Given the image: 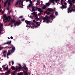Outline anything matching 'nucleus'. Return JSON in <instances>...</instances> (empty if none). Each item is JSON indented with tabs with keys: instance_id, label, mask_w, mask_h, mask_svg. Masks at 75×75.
I'll list each match as a JSON object with an SVG mask.
<instances>
[{
	"instance_id": "aec40b11",
	"label": "nucleus",
	"mask_w": 75,
	"mask_h": 75,
	"mask_svg": "<svg viewBox=\"0 0 75 75\" xmlns=\"http://www.w3.org/2000/svg\"><path fill=\"white\" fill-rule=\"evenodd\" d=\"M16 22V21L14 20V19H12L11 21V23H14Z\"/></svg>"
},
{
	"instance_id": "412c9836",
	"label": "nucleus",
	"mask_w": 75,
	"mask_h": 75,
	"mask_svg": "<svg viewBox=\"0 0 75 75\" xmlns=\"http://www.w3.org/2000/svg\"><path fill=\"white\" fill-rule=\"evenodd\" d=\"M35 17V20H37V21H38V20H40V18H38V16H37Z\"/></svg>"
},
{
	"instance_id": "4d7b16f0",
	"label": "nucleus",
	"mask_w": 75,
	"mask_h": 75,
	"mask_svg": "<svg viewBox=\"0 0 75 75\" xmlns=\"http://www.w3.org/2000/svg\"><path fill=\"white\" fill-rule=\"evenodd\" d=\"M0 25H1V26H3V24L1 23Z\"/></svg>"
},
{
	"instance_id": "79ce46f5",
	"label": "nucleus",
	"mask_w": 75,
	"mask_h": 75,
	"mask_svg": "<svg viewBox=\"0 0 75 75\" xmlns=\"http://www.w3.org/2000/svg\"><path fill=\"white\" fill-rule=\"evenodd\" d=\"M75 1V0H72V3H74Z\"/></svg>"
},
{
	"instance_id": "ea45409f",
	"label": "nucleus",
	"mask_w": 75,
	"mask_h": 75,
	"mask_svg": "<svg viewBox=\"0 0 75 75\" xmlns=\"http://www.w3.org/2000/svg\"><path fill=\"white\" fill-rule=\"evenodd\" d=\"M3 30V28H1H1L0 29V31H1Z\"/></svg>"
},
{
	"instance_id": "58836bf2",
	"label": "nucleus",
	"mask_w": 75,
	"mask_h": 75,
	"mask_svg": "<svg viewBox=\"0 0 75 75\" xmlns=\"http://www.w3.org/2000/svg\"><path fill=\"white\" fill-rule=\"evenodd\" d=\"M25 1L27 2L28 1H30V0H25Z\"/></svg>"
},
{
	"instance_id": "6e6d98bb",
	"label": "nucleus",
	"mask_w": 75,
	"mask_h": 75,
	"mask_svg": "<svg viewBox=\"0 0 75 75\" xmlns=\"http://www.w3.org/2000/svg\"><path fill=\"white\" fill-rule=\"evenodd\" d=\"M13 25H11V27H13Z\"/></svg>"
},
{
	"instance_id": "7c9ffc66",
	"label": "nucleus",
	"mask_w": 75,
	"mask_h": 75,
	"mask_svg": "<svg viewBox=\"0 0 75 75\" xmlns=\"http://www.w3.org/2000/svg\"><path fill=\"white\" fill-rule=\"evenodd\" d=\"M46 4V6H50V3H47Z\"/></svg>"
},
{
	"instance_id": "9b49d317",
	"label": "nucleus",
	"mask_w": 75,
	"mask_h": 75,
	"mask_svg": "<svg viewBox=\"0 0 75 75\" xmlns=\"http://www.w3.org/2000/svg\"><path fill=\"white\" fill-rule=\"evenodd\" d=\"M69 7L68 8V9H69V8H72V7H72V6L73 5V3L72 2H70L69 3Z\"/></svg>"
},
{
	"instance_id": "4468645a",
	"label": "nucleus",
	"mask_w": 75,
	"mask_h": 75,
	"mask_svg": "<svg viewBox=\"0 0 75 75\" xmlns=\"http://www.w3.org/2000/svg\"><path fill=\"white\" fill-rule=\"evenodd\" d=\"M6 52H7V51H4L3 52V55H4V57H6Z\"/></svg>"
},
{
	"instance_id": "a19ab883",
	"label": "nucleus",
	"mask_w": 75,
	"mask_h": 75,
	"mask_svg": "<svg viewBox=\"0 0 75 75\" xmlns=\"http://www.w3.org/2000/svg\"><path fill=\"white\" fill-rule=\"evenodd\" d=\"M50 14V12H47V15H49V14Z\"/></svg>"
},
{
	"instance_id": "09e8293b",
	"label": "nucleus",
	"mask_w": 75,
	"mask_h": 75,
	"mask_svg": "<svg viewBox=\"0 0 75 75\" xmlns=\"http://www.w3.org/2000/svg\"><path fill=\"white\" fill-rule=\"evenodd\" d=\"M47 13V11H45L44 13L45 14V13Z\"/></svg>"
},
{
	"instance_id": "8fccbe9b",
	"label": "nucleus",
	"mask_w": 75,
	"mask_h": 75,
	"mask_svg": "<svg viewBox=\"0 0 75 75\" xmlns=\"http://www.w3.org/2000/svg\"><path fill=\"white\" fill-rule=\"evenodd\" d=\"M4 11H3L2 12V14H4Z\"/></svg>"
},
{
	"instance_id": "49530a36",
	"label": "nucleus",
	"mask_w": 75,
	"mask_h": 75,
	"mask_svg": "<svg viewBox=\"0 0 75 75\" xmlns=\"http://www.w3.org/2000/svg\"><path fill=\"white\" fill-rule=\"evenodd\" d=\"M23 18V16H21L19 17V18Z\"/></svg>"
},
{
	"instance_id": "20e7f679",
	"label": "nucleus",
	"mask_w": 75,
	"mask_h": 75,
	"mask_svg": "<svg viewBox=\"0 0 75 75\" xmlns=\"http://www.w3.org/2000/svg\"><path fill=\"white\" fill-rule=\"evenodd\" d=\"M43 20H44L43 22H46L47 21V23H49L50 21H49V18L48 16H46L43 18Z\"/></svg>"
},
{
	"instance_id": "f3484780",
	"label": "nucleus",
	"mask_w": 75,
	"mask_h": 75,
	"mask_svg": "<svg viewBox=\"0 0 75 75\" xmlns=\"http://www.w3.org/2000/svg\"><path fill=\"white\" fill-rule=\"evenodd\" d=\"M25 23H26L27 24L30 25V21H28L27 20H26L25 21Z\"/></svg>"
},
{
	"instance_id": "864d4df0",
	"label": "nucleus",
	"mask_w": 75,
	"mask_h": 75,
	"mask_svg": "<svg viewBox=\"0 0 75 75\" xmlns=\"http://www.w3.org/2000/svg\"><path fill=\"white\" fill-rule=\"evenodd\" d=\"M12 74H13V75H14V74H15V73H14V72H13L12 73Z\"/></svg>"
},
{
	"instance_id": "b1692460",
	"label": "nucleus",
	"mask_w": 75,
	"mask_h": 75,
	"mask_svg": "<svg viewBox=\"0 0 75 75\" xmlns=\"http://www.w3.org/2000/svg\"><path fill=\"white\" fill-rule=\"evenodd\" d=\"M51 3H53V4H54V1H55V0H50Z\"/></svg>"
},
{
	"instance_id": "9d476101",
	"label": "nucleus",
	"mask_w": 75,
	"mask_h": 75,
	"mask_svg": "<svg viewBox=\"0 0 75 75\" xmlns=\"http://www.w3.org/2000/svg\"><path fill=\"white\" fill-rule=\"evenodd\" d=\"M6 65H7V64H6L5 65H4L2 66V67L4 69H5L6 71H7V70H8V66H7L6 67H6Z\"/></svg>"
},
{
	"instance_id": "c03bdc74",
	"label": "nucleus",
	"mask_w": 75,
	"mask_h": 75,
	"mask_svg": "<svg viewBox=\"0 0 75 75\" xmlns=\"http://www.w3.org/2000/svg\"><path fill=\"white\" fill-rule=\"evenodd\" d=\"M9 65H11V62H9Z\"/></svg>"
},
{
	"instance_id": "0eeeda50",
	"label": "nucleus",
	"mask_w": 75,
	"mask_h": 75,
	"mask_svg": "<svg viewBox=\"0 0 75 75\" xmlns=\"http://www.w3.org/2000/svg\"><path fill=\"white\" fill-rule=\"evenodd\" d=\"M24 2V0H19V7H21V6H20L21 5H21H22V6L21 7V8H23V6H24V5H23V2Z\"/></svg>"
},
{
	"instance_id": "c9c22d12",
	"label": "nucleus",
	"mask_w": 75,
	"mask_h": 75,
	"mask_svg": "<svg viewBox=\"0 0 75 75\" xmlns=\"http://www.w3.org/2000/svg\"><path fill=\"white\" fill-rule=\"evenodd\" d=\"M30 4H32V1H31L30 0Z\"/></svg>"
},
{
	"instance_id": "13d9d810",
	"label": "nucleus",
	"mask_w": 75,
	"mask_h": 75,
	"mask_svg": "<svg viewBox=\"0 0 75 75\" xmlns=\"http://www.w3.org/2000/svg\"><path fill=\"white\" fill-rule=\"evenodd\" d=\"M64 4H65V5L66 6H67V4L66 3H64Z\"/></svg>"
},
{
	"instance_id": "774afa93",
	"label": "nucleus",
	"mask_w": 75,
	"mask_h": 75,
	"mask_svg": "<svg viewBox=\"0 0 75 75\" xmlns=\"http://www.w3.org/2000/svg\"><path fill=\"white\" fill-rule=\"evenodd\" d=\"M1 68H0V71H1Z\"/></svg>"
},
{
	"instance_id": "2eb2a0df",
	"label": "nucleus",
	"mask_w": 75,
	"mask_h": 75,
	"mask_svg": "<svg viewBox=\"0 0 75 75\" xmlns=\"http://www.w3.org/2000/svg\"><path fill=\"white\" fill-rule=\"evenodd\" d=\"M10 70H8V71L6 72V73L4 74L5 75H8V74H10Z\"/></svg>"
},
{
	"instance_id": "3c124183",
	"label": "nucleus",
	"mask_w": 75,
	"mask_h": 75,
	"mask_svg": "<svg viewBox=\"0 0 75 75\" xmlns=\"http://www.w3.org/2000/svg\"><path fill=\"white\" fill-rule=\"evenodd\" d=\"M30 18H32V19H33V17H32V16H31V15L30 16Z\"/></svg>"
},
{
	"instance_id": "6ab92c4d",
	"label": "nucleus",
	"mask_w": 75,
	"mask_h": 75,
	"mask_svg": "<svg viewBox=\"0 0 75 75\" xmlns=\"http://www.w3.org/2000/svg\"><path fill=\"white\" fill-rule=\"evenodd\" d=\"M38 10L39 11H40V12H42V10H41V9L40 8H38Z\"/></svg>"
},
{
	"instance_id": "bf43d9fd",
	"label": "nucleus",
	"mask_w": 75,
	"mask_h": 75,
	"mask_svg": "<svg viewBox=\"0 0 75 75\" xmlns=\"http://www.w3.org/2000/svg\"><path fill=\"white\" fill-rule=\"evenodd\" d=\"M61 3L62 4V5L63 4V3H62V2L61 1Z\"/></svg>"
},
{
	"instance_id": "1a4fd4ad",
	"label": "nucleus",
	"mask_w": 75,
	"mask_h": 75,
	"mask_svg": "<svg viewBox=\"0 0 75 75\" xmlns=\"http://www.w3.org/2000/svg\"><path fill=\"white\" fill-rule=\"evenodd\" d=\"M68 13H71L72 11H75V9H73L72 8H71L68 9Z\"/></svg>"
},
{
	"instance_id": "c756f323",
	"label": "nucleus",
	"mask_w": 75,
	"mask_h": 75,
	"mask_svg": "<svg viewBox=\"0 0 75 75\" xmlns=\"http://www.w3.org/2000/svg\"><path fill=\"white\" fill-rule=\"evenodd\" d=\"M3 47H1V46H0V50H2V49H3Z\"/></svg>"
},
{
	"instance_id": "cd10ccee",
	"label": "nucleus",
	"mask_w": 75,
	"mask_h": 75,
	"mask_svg": "<svg viewBox=\"0 0 75 75\" xmlns=\"http://www.w3.org/2000/svg\"><path fill=\"white\" fill-rule=\"evenodd\" d=\"M32 6H33V5L32 4H30L28 6V7H31Z\"/></svg>"
},
{
	"instance_id": "a18cd8bd",
	"label": "nucleus",
	"mask_w": 75,
	"mask_h": 75,
	"mask_svg": "<svg viewBox=\"0 0 75 75\" xmlns=\"http://www.w3.org/2000/svg\"><path fill=\"white\" fill-rule=\"evenodd\" d=\"M9 7H8L7 8V9L8 10H9Z\"/></svg>"
},
{
	"instance_id": "69168bd1",
	"label": "nucleus",
	"mask_w": 75,
	"mask_h": 75,
	"mask_svg": "<svg viewBox=\"0 0 75 75\" xmlns=\"http://www.w3.org/2000/svg\"><path fill=\"white\" fill-rule=\"evenodd\" d=\"M11 12V11H10L9 12V13H10Z\"/></svg>"
},
{
	"instance_id": "7ed1b4c3",
	"label": "nucleus",
	"mask_w": 75,
	"mask_h": 75,
	"mask_svg": "<svg viewBox=\"0 0 75 75\" xmlns=\"http://www.w3.org/2000/svg\"><path fill=\"white\" fill-rule=\"evenodd\" d=\"M3 17L4 18H5L3 19V21L5 23H7L8 21V17H7L6 15H4Z\"/></svg>"
},
{
	"instance_id": "052dcab7",
	"label": "nucleus",
	"mask_w": 75,
	"mask_h": 75,
	"mask_svg": "<svg viewBox=\"0 0 75 75\" xmlns=\"http://www.w3.org/2000/svg\"><path fill=\"white\" fill-rule=\"evenodd\" d=\"M38 10V8H35V10Z\"/></svg>"
},
{
	"instance_id": "a878e982",
	"label": "nucleus",
	"mask_w": 75,
	"mask_h": 75,
	"mask_svg": "<svg viewBox=\"0 0 75 75\" xmlns=\"http://www.w3.org/2000/svg\"><path fill=\"white\" fill-rule=\"evenodd\" d=\"M45 8H46V6H44L42 7V9L43 10H44V9H45Z\"/></svg>"
},
{
	"instance_id": "473e14b6",
	"label": "nucleus",
	"mask_w": 75,
	"mask_h": 75,
	"mask_svg": "<svg viewBox=\"0 0 75 75\" xmlns=\"http://www.w3.org/2000/svg\"><path fill=\"white\" fill-rule=\"evenodd\" d=\"M42 14V12H40V13H39L38 14L39 15H40H40H41V14Z\"/></svg>"
},
{
	"instance_id": "603ef678",
	"label": "nucleus",
	"mask_w": 75,
	"mask_h": 75,
	"mask_svg": "<svg viewBox=\"0 0 75 75\" xmlns=\"http://www.w3.org/2000/svg\"><path fill=\"white\" fill-rule=\"evenodd\" d=\"M73 8H74V9H75V5H74L73 7Z\"/></svg>"
},
{
	"instance_id": "393cba45",
	"label": "nucleus",
	"mask_w": 75,
	"mask_h": 75,
	"mask_svg": "<svg viewBox=\"0 0 75 75\" xmlns=\"http://www.w3.org/2000/svg\"><path fill=\"white\" fill-rule=\"evenodd\" d=\"M24 73L22 72H21L19 73V75H24Z\"/></svg>"
},
{
	"instance_id": "37998d69",
	"label": "nucleus",
	"mask_w": 75,
	"mask_h": 75,
	"mask_svg": "<svg viewBox=\"0 0 75 75\" xmlns=\"http://www.w3.org/2000/svg\"><path fill=\"white\" fill-rule=\"evenodd\" d=\"M25 20V19H22L21 20L22 21H24Z\"/></svg>"
},
{
	"instance_id": "72a5a7b5",
	"label": "nucleus",
	"mask_w": 75,
	"mask_h": 75,
	"mask_svg": "<svg viewBox=\"0 0 75 75\" xmlns=\"http://www.w3.org/2000/svg\"><path fill=\"white\" fill-rule=\"evenodd\" d=\"M32 11H35V10L34 9V8H33L32 9Z\"/></svg>"
},
{
	"instance_id": "c85d7f7f",
	"label": "nucleus",
	"mask_w": 75,
	"mask_h": 75,
	"mask_svg": "<svg viewBox=\"0 0 75 75\" xmlns=\"http://www.w3.org/2000/svg\"><path fill=\"white\" fill-rule=\"evenodd\" d=\"M62 6L63 7V8H66V6L64 5H62Z\"/></svg>"
},
{
	"instance_id": "f8f14e48",
	"label": "nucleus",
	"mask_w": 75,
	"mask_h": 75,
	"mask_svg": "<svg viewBox=\"0 0 75 75\" xmlns=\"http://www.w3.org/2000/svg\"><path fill=\"white\" fill-rule=\"evenodd\" d=\"M47 11H50V12L51 11H55L53 9L51 8H48L47 9Z\"/></svg>"
},
{
	"instance_id": "39448f33",
	"label": "nucleus",
	"mask_w": 75,
	"mask_h": 75,
	"mask_svg": "<svg viewBox=\"0 0 75 75\" xmlns=\"http://www.w3.org/2000/svg\"><path fill=\"white\" fill-rule=\"evenodd\" d=\"M10 2H11V0H7L4 3V7H6V6H7V4L8 3V6L10 5Z\"/></svg>"
},
{
	"instance_id": "e2e57ef3",
	"label": "nucleus",
	"mask_w": 75,
	"mask_h": 75,
	"mask_svg": "<svg viewBox=\"0 0 75 75\" xmlns=\"http://www.w3.org/2000/svg\"><path fill=\"white\" fill-rule=\"evenodd\" d=\"M10 23V24L11 25H13V24H12V23Z\"/></svg>"
},
{
	"instance_id": "bb28decb",
	"label": "nucleus",
	"mask_w": 75,
	"mask_h": 75,
	"mask_svg": "<svg viewBox=\"0 0 75 75\" xmlns=\"http://www.w3.org/2000/svg\"><path fill=\"white\" fill-rule=\"evenodd\" d=\"M50 17H51V18H53L54 17V16L52 15H50Z\"/></svg>"
},
{
	"instance_id": "5701e85b",
	"label": "nucleus",
	"mask_w": 75,
	"mask_h": 75,
	"mask_svg": "<svg viewBox=\"0 0 75 75\" xmlns=\"http://www.w3.org/2000/svg\"><path fill=\"white\" fill-rule=\"evenodd\" d=\"M8 22H9V21H10V20L11 19V16H8Z\"/></svg>"
},
{
	"instance_id": "dca6fc26",
	"label": "nucleus",
	"mask_w": 75,
	"mask_h": 75,
	"mask_svg": "<svg viewBox=\"0 0 75 75\" xmlns=\"http://www.w3.org/2000/svg\"><path fill=\"white\" fill-rule=\"evenodd\" d=\"M19 25V22L17 21L16 23L14 24V25H15V27L16 26V25Z\"/></svg>"
},
{
	"instance_id": "de8ad7c7",
	"label": "nucleus",
	"mask_w": 75,
	"mask_h": 75,
	"mask_svg": "<svg viewBox=\"0 0 75 75\" xmlns=\"http://www.w3.org/2000/svg\"><path fill=\"white\" fill-rule=\"evenodd\" d=\"M58 1V0H55V3H57V1Z\"/></svg>"
},
{
	"instance_id": "423d86ee",
	"label": "nucleus",
	"mask_w": 75,
	"mask_h": 75,
	"mask_svg": "<svg viewBox=\"0 0 75 75\" xmlns=\"http://www.w3.org/2000/svg\"><path fill=\"white\" fill-rule=\"evenodd\" d=\"M33 23H36V25H34L35 27V28H38V27H39L40 25V24H38V22H36V21H35V20H33Z\"/></svg>"
},
{
	"instance_id": "f257e3e1",
	"label": "nucleus",
	"mask_w": 75,
	"mask_h": 75,
	"mask_svg": "<svg viewBox=\"0 0 75 75\" xmlns=\"http://www.w3.org/2000/svg\"><path fill=\"white\" fill-rule=\"evenodd\" d=\"M24 69L25 70V71H23V73H24V75H28V73L27 72V71H28V68L26 66H25L24 67H21V64H19V71L20 69Z\"/></svg>"
},
{
	"instance_id": "338daca9",
	"label": "nucleus",
	"mask_w": 75,
	"mask_h": 75,
	"mask_svg": "<svg viewBox=\"0 0 75 75\" xmlns=\"http://www.w3.org/2000/svg\"><path fill=\"white\" fill-rule=\"evenodd\" d=\"M60 8H62H62H63L62 6V7H60Z\"/></svg>"
},
{
	"instance_id": "f03ea898",
	"label": "nucleus",
	"mask_w": 75,
	"mask_h": 75,
	"mask_svg": "<svg viewBox=\"0 0 75 75\" xmlns=\"http://www.w3.org/2000/svg\"><path fill=\"white\" fill-rule=\"evenodd\" d=\"M7 48H9V50H8V52L7 54V56L10 55L11 54V52L13 53L14 52L15 50V47H6Z\"/></svg>"
},
{
	"instance_id": "4be33fe9",
	"label": "nucleus",
	"mask_w": 75,
	"mask_h": 75,
	"mask_svg": "<svg viewBox=\"0 0 75 75\" xmlns=\"http://www.w3.org/2000/svg\"><path fill=\"white\" fill-rule=\"evenodd\" d=\"M19 3V0H18L16 3V4H15V6H16V7H17V5H18V4Z\"/></svg>"
},
{
	"instance_id": "2f4dec72",
	"label": "nucleus",
	"mask_w": 75,
	"mask_h": 75,
	"mask_svg": "<svg viewBox=\"0 0 75 75\" xmlns=\"http://www.w3.org/2000/svg\"><path fill=\"white\" fill-rule=\"evenodd\" d=\"M71 1V0H68V1H67V3H70V2H72V1Z\"/></svg>"
},
{
	"instance_id": "ddd939ff",
	"label": "nucleus",
	"mask_w": 75,
	"mask_h": 75,
	"mask_svg": "<svg viewBox=\"0 0 75 75\" xmlns=\"http://www.w3.org/2000/svg\"><path fill=\"white\" fill-rule=\"evenodd\" d=\"M36 12H33L32 13H31V14H33L35 16V17H37V14L36 13Z\"/></svg>"
},
{
	"instance_id": "5fc2aeb1",
	"label": "nucleus",
	"mask_w": 75,
	"mask_h": 75,
	"mask_svg": "<svg viewBox=\"0 0 75 75\" xmlns=\"http://www.w3.org/2000/svg\"><path fill=\"white\" fill-rule=\"evenodd\" d=\"M11 39H13V37H12V36H11Z\"/></svg>"
},
{
	"instance_id": "6e6552de",
	"label": "nucleus",
	"mask_w": 75,
	"mask_h": 75,
	"mask_svg": "<svg viewBox=\"0 0 75 75\" xmlns=\"http://www.w3.org/2000/svg\"><path fill=\"white\" fill-rule=\"evenodd\" d=\"M11 68L13 70H15V72H16L18 71V70L19 69V67H17V66L16 68L12 66V67H11Z\"/></svg>"
},
{
	"instance_id": "a211bd4d",
	"label": "nucleus",
	"mask_w": 75,
	"mask_h": 75,
	"mask_svg": "<svg viewBox=\"0 0 75 75\" xmlns=\"http://www.w3.org/2000/svg\"><path fill=\"white\" fill-rule=\"evenodd\" d=\"M11 41H10L9 42H8L6 43H5L4 44H11Z\"/></svg>"
},
{
	"instance_id": "e433bc0d",
	"label": "nucleus",
	"mask_w": 75,
	"mask_h": 75,
	"mask_svg": "<svg viewBox=\"0 0 75 75\" xmlns=\"http://www.w3.org/2000/svg\"><path fill=\"white\" fill-rule=\"evenodd\" d=\"M11 62L12 65H14V62H13V61H12Z\"/></svg>"
},
{
	"instance_id": "0e129e2a",
	"label": "nucleus",
	"mask_w": 75,
	"mask_h": 75,
	"mask_svg": "<svg viewBox=\"0 0 75 75\" xmlns=\"http://www.w3.org/2000/svg\"><path fill=\"white\" fill-rule=\"evenodd\" d=\"M37 3H40V2H39V1H38V0L37 1Z\"/></svg>"
},
{
	"instance_id": "4c0bfd02",
	"label": "nucleus",
	"mask_w": 75,
	"mask_h": 75,
	"mask_svg": "<svg viewBox=\"0 0 75 75\" xmlns=\"http://www.w3.org/2000/svg\"><path fill=\"white\" fill-rule=\"evenodd\" d=\"M55 15H58V12H56L55 13Z\"/></svg>"
},
{
	"instance_id": "f704fd0d",
	"label": "nucleus",
	"mask_w": 75,
	"mask_h": 75,
	"mask_svg": "<svg viewBox=\"0 0 75 75\" xmlns=\"http://www.w3.org/2000/svg\"><path fill=\"white\" fill-rule=\"evenodd\" d=\"M22 22L20 21V20H19V25H20L21 24Z\"/></svg>"
},
{
	"instance_id": "680f3d73",
	"label": "nucleus",
	"mask_w": 75,
	"mask_h": 75,
	"mask_svg": "<svg viewBox=\"0 0 75 75\" xmlns=\"http://www.w3.org/2000/svg\"><path fill=\"white\" fill-rule=\"evenodd\" d=\"M14 1V0H11V1L12 2H13V1Z\"/></svg>"
}]
</instances>
